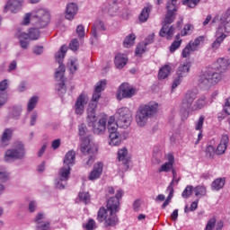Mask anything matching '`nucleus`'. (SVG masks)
Listing matches in <instances>:
<instances>
[{
    "instance_id": "nucleus-1",
    "label": "nucleus",
    "mask_w": 230,
    "mask_h": 230,
    "mask_svg": "<svg viewBox=\"0 0 230 230\" xmlns=\"http://www.w3.org/2000/svg\"><path fill=\"white\" fill-rule=\"evenodd\" d=\"M123 197V190L119 189L115 197L108 199L106 208L102 207L98 210L97 220L102 223L104 222V227H116L119 224L118 213L119 211V199Z\"/></svg>"
},
{
    "instance_id": "nucleus-2",
    "label": "nucleus",
    "mask_w": 230,
    "mask_h": 230,
    "mask_svg": "<svg viewBox=\"0 0 230 230\" xmlns=\"http://www.w3.org/2000/svg\"><path fill=\"white\" fill-rule=\"evenodd\" d=\"M217 70H208L204 72L199 78V85L200 87H211L217 85L222 80V73L229 67V60L220 58L217 59Z\"/></svg>"
},
{
    "instance_id": "nucleus-3",
    "label": "nucleus",
    "mask_w": 230,
    "mask_h": 230,
    "mask_svg": "<svg viewBox=\"0 0 230 230\" xmlns=\"http://www.w3.org/2000/svg\"><path fill=\"white\" fill-rule=\"evenodd\" d=\"M177 0H169L166 4L167 13L164 22V25L160 30V37H166L167 40H172L175 33V27L171 25L175 21V13L177 12Z\"/></svg>"
},
{
    "instance_id": "nucleus-4",
    "label": "nucleus",
    "mask_w": 230,
    "mask_h": 230,
    "mask_svg": "<svg viewBox=\"0 0 230 230\" xmlns=\"http://www.w3.org/2000/svg\"><path fill=\"white\" fill-rule=\"evenodd\" d=\"M76 163V152L68 151L63 160V166L59 171L58 190H64L67 186L69 175H71V166H75Z\"/></svg>"
},
{
    "instance_id": "nucleus-5",
    "label": "nucleus",
    "mask_w": 230,
    "mask_h": 230,
    "mask_svg": "<svg viewBox=\"0 0 230 230\" xmlns=\"http://www.w3.org/2000/svg\"><path fill=\"white\" fill-rule=\"evenodd\" d=\"M32 19V20H31ZM49 11L46 9H35L31 13H27L23 17L22 24L28 26L31 21L36 28H46L49 24Z\"/></svg>"
},
{
    "instance_id": "nucleus-6",
    "label": "nucleus",
    "mask_w": 230,
    "mask_h": 230,
    "mask_svg": "<svg viewBox=\"0 0 230 230\" xmlns=\"http://www.w3.org/2000/svg\"><path fill=\"white\" fill-rule=\"evenodd\" d=\"M159 104L156 102H149L147 104L140 105L136 114L137 125H138V127H145L148 122V119H150L152 116L157 114Z\"/></svg>"
},
{
    "instance_id": "nucleus-7",
    "label": "nucleus",
    "mask_w": 230,
    "mask_h": 230,
    "mask_svg": "<svg viewBox=\"0 0 230 230\" xmlns=\"http://www.w3.org/2000/svg\"><path fill=\"white\" fill-rule=\"evenodd\" d=\"M195 100H197V93L193 91L187 92L180 106L181 119H188L190 112H194L193 102Z\"/></svg>"
},
{
    "instance_id": "nucleus-8",
    "label": "nucleus",
    "mask_w": 230,
    "mask_h": 230,
    "mask_svg": "<svg viewBox=\"0 0 230 230\" xmlns=\"http://www.w3.org/2000/svg\"><path fill=\"white\" fill-rule=\"evenodd\" d=\"M41 28H31L29 30V33L22 32L18 31L16 33V37L19 40L20 46L22 49H28V46H30V40H37L39 37H40V30Z\"/></svg>"
},
{
    "instance_id": "nucleus-9",
    "label": "nucleus",
    "mask_w": 230,
    "mask_h": 230,
    "mask_svg": "<svg viewBox=\"0 0 230 230\" xmlns=\"http://www.w3.org/2000/svg\"><path fill=\"white\" fill-rule=\"evenodd\" d=\"M67 46L63 45L60 48V53L58 56V76H59V91H61V94H66L67 93V87L66 86V77L64 76V73H66V65H64L63 60L67 53Z\"/></svg>"
},
{
    "instance_id": "nucleus-10",
    "label": "nucleus",
    "mask_w": 230,
    "mask_h": 230,
    "mask_svg": "<svg viewBox=\"0 0 230 230\" xmlns=\"http://www.w3.org/2000/svg\"><path fill=\"white\" fill-rule=\"evenodd\" d=\"M81 152L84 155H89L88 160L86 161L87 166H93L94 163V155L98 154V147L94 143L91 142L89 137H84L82 140L81 144Z\"/></svg>"
},
{
    "instance_id": "nucleus-11",
    "label": "nucleus",
    "mask_w": 230,
    "mask_h": 230,
    "mask_svg": "<svg viewBox=\"0 0 230 230\" xmlns=\"http://www.w3.org/2000/svg\"><path fill=\"white\" fill-rule=\"evenodd\" d=\"M25 155L24 145L20 142L14 149H9L5 152L4 160L7 163H11V161H15V159H23Z\"/></svg>"
},
{
    "instance_id": "nucleus-12",
    "label": "nucleus",
    "mask_w": 230,
    "mask_h": 230,
    "mask_svg": "<svg viewBox=\"0 0 230 230\" xmlns=\"http://www.w3.org/2000/svg\"><path fill=\"white\" fill-rule=\"evenodd\" d=\"M89 103V97L85 93H81L75 100L74 111L76 116H82L85 112V107Z\"/></svg>"
},
{
    "instance_id": "nucleus-13",
    "label": "nucleus",
    "mask_w": 230,
    "mask_h": 230,
    "mask_svg": "<svg viewBox=\"0 0 230 230\" xmlns=\"http://www.w3.org/2000/svg\"><path fill=\"white\" fill-rule=\"evenodd\" d=\"M134 94H136V88L130 86L128 83H124L119 87L116 98L117 100L121 101L123 98H132Z\"/></svg>"
},
{
    "instance_id": "nucleus-14",
    "label": "nucleus",
    "mask_w": 230,
    "mask_h": 230,
    "mask_svg": "<svg viewBox=\"0 0 230 230\" xmlns=\"http://www.w3.org/2000/svg\"><path fill=\"white\" fill-rule=\"evenodd\" d=\"M91 127H93V134H96L97 136H103L105 134V130H107V117H102L99 119V121H95L91 124Z\"/></svg>"
},
{
    "instance_id": "nucleus-15",
    "label": "nucleus",
    "mask_w": 230,
    "mask_h": 230,
    "mask_svg": "<svg viewBox=\"0 0 230 230\" xmlns=\"http://www.w3.org/2000/svg\"><path fill=\"white\" fill-rule=\"evenodd\" d=\"M24 0H9L4 6V12H10L11 13H19L22 8Z\"/></svg>"
},
{
    "instance_id": "nucleus-16",
    "label": "nucleus",
    "mask_w": 230,
    "mask_h": 230,
    "mask_svg": "<svg viewBox=\"0 0 230 230\" xmlns=\"http://www.w3.org/2000/svg\"><path fill=\"white\" fill-rule=\"evenodd\" d=\"M34 222L36 224V230H49V222L46 221V214L40 212L36 215Z\"/></svg>"
},
{
    "instance_id": "nucleus-17",
    "label": "nucleus",
    "mask_w": 230,
    "mask_h": 230,
    "mask_svg": "<svg viewBox=\"0 0 230 230\" xmlns=\"http://www.w3.org/2000/svg\"><path fill=\"white\" fill-rule=\"evenodd\" d=\"M102 173H103V163L98 162L93 165V169L90 172L88 179L89 181H96L102 177Z\"/></svg>"
},
{
    "instance_id": "nucleus-18",
    "label": "nucleus",
    "mask_w": 230,
    "mask_h": 230,
    "mask_svg": "<svg viewBox=\"0 0 230 230\" xmlns=\"http://www.w3.org/2000/svg\"><path fill=\"white\" fill-rule=\"evenodd\" d=\"M167 160L168 162H165L158 169V173H163V172H164L165 173H168V172H171V170H172L173 164H175V157L173 156V155L168 154Z\"/></svg>"
},
{
    "instance_id": "nucleus-19",
    "label": "nucleus",
    "mask_w": 230,
    "mask_h": 230,
    "mask_svg": "<svg viewBox=\"0 0 230 230\" xmlns=\"http://www.w3.org/2000/svg\"><path fill=\"white\" fill-rule=\"evenodd\" d=\"M118 160L125 166V170H128V163H130V157H128V150L123 147L118 151Z\"/></svg>"
},
{
    "instance_id": "nucleus-20",
    "label": "nucleus",
    "mask_w": 230,
    "mask_h": 230,
    "mask_svg": "<svg viewBox=\"0 0 230 230\" xmlns=\"http://www.w3.org/2000/svg\"><path fill=\"white\" fill-rule=\"evenodd\" d=\"M78 13V5L75 3H69L66 9V19L68 21H73L75 16Z\"/></svg>"
},
{
    "instance_id": "nucleus-21",
    "label": "nucleus",
    "mask_w": 230,
    "mask_h": 230,
    "mask_svg": "<svg viewBox=\"0 0 230 230\" xmlns=\"http://www.w3.org/2000/svg\"><path fill=\"white\" fill-rule=\"evenodd\" d=\"M101 31H105V24L103 22L98 20L94 22L92 28V37H93L95 40H98Z\"/></svg>"
},
{
    "instance_id": "nucleus-22",
    "label": "nucleus",
    "mask_w": 230,
    "mask_h": 230,
    "mask_svg": "<svg viewBox=\"0 0 230 230\" xmlns=\"http://www.w3.org/2000/svg\"><path fill=\"white\" fill-rule=\"evenodd\" d=\"M128 62V58L125 54L119 53L115 56L114 64L117 69H123Z\"/></svg>"
},
{
    "instance_id": "nucleus-23",
    "label": "nucleus",
    "mask_w": 230,
    "mask_h": 230,
    "mask_svg": "<svg viewBox=\"0 0 230 230\" xmlns=\"http://www.w3.org/2000/svg\"><path fill=\"white\" fill-rule=\"evenodd\" d=\"M228 143H229V137L227 135H223L221 137V141L216 150L217 155H222L226 154V150H227Z\"/></svg>"
},
{
    "instance_id": "nucleus-24",
    "label": "nucleus",
    "mask_w": 230,
    "mask_h": 230,
    "mask_svg": "<svg viewBox=\"0 0 230 230\" xmlns=\"http://www.w3.org/2000/svg\"><path fill=\"white\" fill-rule=\"evenodd\" d=\"M225 30L226 33H230V13L225 14L220 19V25L217 28V31Z\"/></svg>"
},
{
    "instance_id": "nucleus-25",
    "label": "nucleus",
    "mask_w": 230,
    "mask_h": 230,
    "mask_svg": "<svg viewBox=\"0 0 230 230\" xmlns=\"http://www.w3.org/2000/svg\"><path fill=\"white\" fill-rule=\"evenodd\" d=\"M190 67H191V63L190 61H186L183 64L180 65L177 71V76L180 78H184V76H188V73H190Z\"/></svg>"
},
{
    "instance_id": "nucleus-26",
    "label": "nucleus",
    "mask_w": 230,
    "mask_h": 230,
    "mask_svg": "<svg viewBox=\"0 0 230 230\" xmlns=\"http://www.w3.org/2000/svg\"><path fill=\"white\" fill-rule=\"evenodd\" d=\"M109 145H111V146H119V145H121V134H119V132H111L109 135Z\"/></svg>"
},
{
    "instance_id": "nucleus-27",
    "label": "nucleus",
    "mask_w": 230,
    "mask_h": 230,
    "mask_svg": "<svg viewBox=\"0 0 230 230\" xmlns=\"http://www.w3.org/2000/svg\"><path fill=\"white\" fill-rule=\"evenodd\" d=\"M118 1L108 0V3L105 4L104 12H107L110 15H114L118 12Z\"/></svg>"
},
{
    "instance_id": "nucleus-28",
    "label": "nucleus",
    "mask_w": 230,
    "mask_h": 230,
    "mask_svg": "<svg viewBox=\"0 0 230 230\" xmlns=\"http://www.w3.org/2000/svg\"><path fill=\"white\" fill-rule=\"evenodd\" d=\"M115 116L117 119L127 118V116L132 119V111L127 107H122L117 110Z\"/></svg>"
},
{
    "instance_id": "nucleus-29",
    "label": "nucleus",
    "mask_w": 230,
    "mask_h": 230,
    "mask_svg": "<svg viewBox=\"0 0 230 230\" xmlns=\"http://www.w3.org/2000/svg\"><path fill=\"white\" fill-rule=\"evenodd\" d=\"M224 186H226V178H217L211 183V189L214 191H219Z\"/></svg>"
},
{
    "instance_id": "nucleus-30",
    "label": "nucleus",
    "mask_w": 230,
    "mask_h": 230,
    "mask_svg": "<svg viewBox=\"0 0 230 230\" xmlns=\"http://www.w3.org/2000/svg\"><path fill=\"white\" fill-rule=\"evenodd\" d=\"M170 73H172V66H170V65H164L160 68L158 72L159 80H164V78H168Z\"/></svg>"
},
{
    "instance_id": "nucleus-31",
    "label": "nucleus",
    "mask_w": 230,
    "mask_h": 230,
    "mask_svg": "<svg viewBox=\"0 0 230 230\" xmlns=\"http://www.w3.org/2000/svg\"><path fill=\"white\" fill-rule=\"evenodd\" d=\"M13 130L10 128H6L3 135L1 139V146H8V143H10V139H12V134Z\"/></svg>"
},
{
    "instance_id": "nucleus-32",
    "label": "nucleus",
    "mask_w": 230,
    "mask_h": 230,
    "mask_svg": "<svg viewBox=\"0 0 230 230\" xmlns=\"http://www.w3.org/2000/svg\"><path fill=\"white\" fill-rule=\"evenodd\" d=\"M217 33H220V35L216 39V40L211 44L212 49L214 51H217L220 48V44L224 42V40L226 39V34H224V30L217 31Z\"/></svg>"
},
{
    "instance_id": "nucleus-33",
    "label": "nucleus",
    "mask_w": 230,
    "mask_h": 230,
    "mask_svg": "<svg viewBox=\"0 0 230 230\" xmlns=\"http://www.w3.org/2000/svg\"><path fill=\"white\" fill-rule=\"evenodd\" d=\"M119 124H118V120L114 117H110L108 120V132L109 134H112V132H118V128Z\"/></svg>"
},
{
    "instance_id": "nucleus-34",
    "label": "nucleus",
    "mask_w": 230,
    "mask_h": 230,
    "mask_svg": "<svg viewBox=\"0 0 230 230\" xmlns=\"http://www.w3.org/2000/svg\"><path fill=\"white\" fill-rule=\"evenodd\" d=\"M166 191H169V195L167 199L164 200V202L163 203L162 209H164L166 206L170 204L172 199H173V181H171V183L167 187Z\"/></svg>"
},
{
    "instance_id": "nucleus-35",
    "label": "nucleus",
    "mask_w": 230,
    "mask_h": 230,
    "mask_svg": "<svg viewBox=\"0 0 230 230\" xmlns=\"http://www.w3.org/2000/svg\"><path fill=\"white\" fill-rule=\"evenodd\" d=\"M206 105H208V101L206 99V96L203 95L194 102V112L195 111H200L204 109Z\"/></svg>"
},
{
    "instance_id": "nucleus-36",
    "label": "nucleus",
    "mask_w": 230,
    "mask_h": 230,
    "mask_svg": "<svg viewBox=\"0 0 230 230\" xmlns=\"http://www.w3.org/2000/svg\"><path fill=\"white\" fill-rule=\"evenodd\" d=\"M39 103V96L34 95L31 98L29 99L27 103V112H31Z\"/></svg>"
},
{
    "instance_id": "nucleus-37",
    "label": "nucleus",
    "mask_w": 230,
    "mask_h": 230,
    "mask_svg": "<svg viewBox=\"0 0 230 230\" xmlns=\"http://www.w3.org/2000/svg\"><path fill=\"white\" fill-rule=\"evenodd\" d=\"M117 122L120 128H128L129 125L132 123V119H129V117L127 116L123 119H117Z\"/></svg>"
},
{
    "instance_id": "nucleus-38",
    "label": "nucleus",
    "mask_w": 230,
    "mask_h": 230,
    "mask_svg": "<svg viewBox=\"0 0 230 230\" xmlns=\"http://www.w3.org/2000/svg\"><path fill=\"white\" fill-rule=\"evenodd\" d=\"M135 40H136V34L131 33L128 35L123 41L124 48H131V46H134Z\"/></svg>"
},
{
    "instance_id": "nucleus-39",
    "label": "nucleus",
    "mask_w": 230,
    "mask_h": 230,
    "mask_svg": "<svg viewBox=\"0 0 230 230\" xmlns=\"http://www.w3.org/2000/svg\"><path fill=\"white\" fill-rule=\"evenodd\" d=\"M150 17V7H145L138 16L140 22H146Z\"/></svg>"
},
{
    "instance_id": "nucleus-40",
    "label": "nucleus",
    "mask_w": 230,
    "mask_h": 230,
    "mask_svg": "<svg viewBox=\"0 0 230 230\" xmlns=\"http://www.w3.org/2000/svg\"><path fill=\"white\" fill-rule=\"evenodd\" d=\"M195 196L199 197V199H202V197H206V187L202 185H198L194 188Z\"/></svg>"
},
{
    "instance_id": "nucleus-41",
    "label": "nucleus",
    "mask_w": 230,
    "mask_h": 230,
    "mask_svg": "<svg viewBox=\"0 0 230 230\" xmlns=\"http://www.w3.org/2000/svg\"><path fill=\"white\" fill-rule=\"evenodd\" d=\"M86 121H87L89 127H91V125L93 123L98 121V119L96 118V111L87 110Z\"/></svg>"
},
{
    "instance_id": "nucleus-42",
    "label": "nucleus",
    "mask_w": 230,
    "mask_h": 230,
    "mask_svg": "<svg viewBox=\"0 0 230 230\" xmlns=\"http://www.w3.org/2000/svg\"><path fill=\"white\" fill-rule=\"evenodd\" d=\"M180 38H181V34H177L175 37L176 40L172 42V44L170 47L171 53H173V51L181 48V43L182 42V40H179Z\"/></svg>"
},
{
    "instance_id": "nucleus-43",
    "label": "nucleus",
    "mask_w": 230,
    "mask_h": 230,
    "mask_svg": "<svg viewBox=\"0 0 230 230\" xmlns=\"http://www.w3.org/2000/svg\"><path fill=\"white\" fill-rule=\"evenodd\" d=\"M200 42H204V36H199L194 40V41H190L189 44L192 47V51H197L199 49V46H200Z\"/></svg>"
},
{
    "instance_id": "nucleus-44",
    "label": "nucleus",
    "mask_w": 230,
    "mask_h": 230,
    "mask_svg": "<svg viewBox=\"0 0 230 230\" xmlns=\"http://www.w3.org/2000/svg\"><path fill=\"white\" fill-rule=\"evenodd\" d=\"M68 69L70 71V73H76V71H78V60L76 59H70L68 62Z\"/></svg>"
},
{
    "instance_id": "nucleus-45",
    "label": "nucleus",
    "mask_w": 230,
    "mask_h": 230,
    "mask_svg": "<svg viewBox=\"0 0 230 230\" xmlns=\"http://www.w3.org/2000/svg\"><path fill=\"white\" fill-rule=\"evenodd\" d=\"M194 188L192 185H187L181 193L182 199H190V195L193 194Z\"/></svg>"
},
{
    "instance_id": "nucleus-46",
    "label": "nucleus",
    "mask_w": 230,
    "mask_h": 230,
    "mask_svg": "<svg viewBox=\"0 0 230 230\" xmlns=\"http://www.w3.org/2000/svg\"><path fill=\"white\" fill-rule=\"evenodd\" d=\"M10 175L4 167H0V182H6Z\"/></svg>"
},
{
    "instance_id": "nucleus-47",
    "label": "nucleus",
    "mask_w": 230,
    "mask_h": 230,
    "mask_svg": "<svg viewBox=\"0 0 230 230\" xmlns=\"http://www.w3.org/2000/svg\"><path fill=\"white\" fill-rule=\"evenodd\" d=\"M22 113V107H13L11 116L12 118H13V119H19V118H21Z\"/></svg>"
},
{
    "instance_id": "nucleus-48",
    "label": "nucleus",
    "mask_w": 230,
    "mask_h": 230,
    "mask_svg": "<svg viewBox=\"0 0 230 230\" xmlns=\"http://www.w3.org/2000/svg\"><path fill=\"white\" fill-rule=\"evenodd\" d=\"M105 85H107V80L103 79L99 81L95 86V93H102V91H104Z\"/></svg>"
},
{
    "instance_id": "nucleus-49",
    "label": "nucleus",
    "mask_w": 230,
    "mask_h": 230,
    "mask_svg": "<svg viewBox=\"0 0 230 230\" xmlns=\"http://www.w3.org/2000/svg\"><path fill=\"white\" fill-rule=\"evenodd\" d=\"M75 33L78 39H84L85 37V28H84V25L82 24L77 25L75 29Z\"/></svg>"
},
{
    "instance_id": "nucleus-50",
    "label": "nucleus",
    "mask_w": 230,
    "mask_h": 230,
    "mask_svg": "<svg viewBox=\"0 0 230 230\" xmlns=\"http://www.w3.org/2000/svg\"><path fill=\"white\" fill-rule=\"evenodd\" d=\"M191 51H196L193 50L191 45H190V43L183 49L182 52H181V57H183V58H188V57H190V55H191Z\"/></svg>"
},
{
    "instance_id": "nucleus-51",
    "label": "nucleus",
    "mask_w": 230,
    "mask_h": 230,
    "mask_svg": "<svg viewBox=\"0 0 230 230\" xmlns=\"http://www.w3.org/2000/svg\"><path fill=\"white\" fill-rule=\"evenodd\" d=\"M38 118H39V112H37V111H32L30 114V125H31V127H35V125L37 124Z\"/></svg>"
},
{
    "instance_id": "nucleus-52",
    "label": "nucleus",
    "mask_w": 230,
    "mask_h": 230,
    "mask_svg": "<svg viewBox=\"0 0 230 230\" xmlns=\"http://www.w3.org/2000/svg\"><path fill=\"white\" fill-rule=\"evenodd\" d=\"M80 200L84 204H88L89 200H91V196L89 192H80L78 195Z\"/></svg>"
},
{
    "instance_id": "nucleus-53",
    "label": "nucleus",
    "mask_w": 230,
    "mask_h": 230,
    "mask_svg": "<svg viewBox=\"0 0 230 230\" xmlns=\"http://www.w3.org/2000/svg\"><path fill=\"white\" fill-rule=\"evenodd\" d=\"M200 0H182V4L189 6V8H195Z\"/></svg>"
},
{
    "instance_id": "nucleus-54",
    "label": "nucleus",
    "mask_w": 230,
    "mask_h": 230,
    "mask_svg": "<svg viewBox=\"0 0 230 230\" xmlns=\"http://www.w3.org/2000/svg\"><path fill=\"white\" fill-rule=\"evenodd\" d=\"M206 119V118L204 117V115H201L198 121L195 124V130H202V127H204V120Z\"/></svg>"
},
{
    "instance_id": "nucleus-55",
    "label": "nucleus",
    "mask_w": 230,
    "mask_h": 230,
    "mask_svg": "<svg viewBox=\"0 0 230 230\" xmlns=\"http://www.w3.org/2000/svg\"><path fill=\"white\" fill-rule=\"evenodd\" d=\"M146 51V45L143 42L139 43L136 49V55H143Z\"/></svg>"
},
{
    "instance_id": "nucleus-56",
    "label": "nucleus",
    "mask_w": 230,
    "mask_h": 230,
    "mask_svg": "<svg viewBox=\"0 0 230 230\" xmlns=\"http://www.w3.org/2000/svg\"><path fill=\"white\" fill-rule=\"evenodd\" d=\"M80 47V42H78V40L75 39L69 43V49L72 51H76L78 48Z\"/></svg>"
},
{
    "instance_id": "nucleus-57",
    "label": "nucleus",
    "mask_w": 230,
    "mask_h": 230,
    "mask_svg": "<svg viewBox=\"0 0 230 230\" xmlns=\"http://www.w3.org/2000/svg\"><path fill=\"white\" fill-rule=\"evenodd\" d=\"M8 100V93L6 92H0V107H3Z\"/></svg>"
},
{
    "instance_id": "nucleus-58",
    "label": "nucleus",
    "mask_w": 230,
    "mask_h": 230,
    "mask_svg": "<svg viewBox=\"0 0 230 230\" xmlns=\"http://www.w3.org/2000/svg\"><path fill=\"white\" fill-rule=\"evenodd\" d=\"M84 227L86 230H94L96 229V222L94 219H90Z\"/></svg>"
},
{
    "instance_id": "nucleus-59",
    "label": "nucleus",
    "mask_w": 230,
    "mask_h": 230,
    "mask_svg": "<svg viewBox=\"0 0 230 230\" xmlns=\"http://www.w3.org/2000/svg\"><path fill=\"white\" fill-rule=\"evenodd\" d=\"M216 224H217V220L215 218H211L208 222L205 230H213L215 228Z\"/></svg>"
},
{
    "instance_id": "nucleus-60",
    "label": "nucleus",
    "mask_w": 230,
    "mask_h": 230,
    "mask_svg": "<svg viewBox=\"0 0 230 230\" xmlns=\"http://www.w3.org/2000/svg\"><path fill=\"white\" fill-rule=\"evenodd\" d=\"M182 78L183 77H180L179 75H177V77L173 80L172 89H177V87L181 85V83L182 82Z\"/></svg>"
},
{
    "instance_id": "nucleus-61",
    "label": "nucleus",
    "mask_w": 230,
    "mask_h": 230,
    "mask_svg": "<svg viewBox=\"0 0 230 230\" xmlns=\"http://www.w3.org/2000/svg\"><path fill=\"white\" fill-rule=\"evenodd\" d=\"M87 134V127L84 124L79 126V136L84 137Z\"/></svg>"
},
{
    "instance_id": "nucleus-62",
    "label": "nucleus",
    "mask_w": 230,
    "mask_h": 230,
    "mask_svg": "<svg viewBox=\"0 0 230 230\" xmlns=\"http://www.w3.org/2000/svg\"><path fill=\"white\" fill-rule=\"evenodd\" d=\"M155 35L153 33V34H150L148 35L145 41H143V43L146 46H148L149 44H152L154 42V39H155Z\"/></svg>"
},
{
    "instance_id": "nucleus-63",
    "label": "nucleus",
    "mask_w": 230,
    "mask_h": 230,
    "mask_svg": "<svg viewBox=\"0 0 230 230\" xmlns=\"http://www.w3.org/2000/svg\"><path fill=\"white\" fill-rule=\"evenodd\" d=\"M5 89H8V80L6 79L0 82V93H4Z\"/></svg>"
},
{
    "instance_id": "nucleus-64",
    "label": "nucleus",
    "mask_w": 230,
    "mask_h": 230,
    "mask_svg": "<svg viewBox=\"0 0 230 230\" xmlns=\"http://www.w3.org/2000/svg\"><path fill=\"white\" fill-rule=\"evenodd\" d=\"M224 111L226 114L230 115V97L226 101Z\"/></svg>"
}]
</instances>
